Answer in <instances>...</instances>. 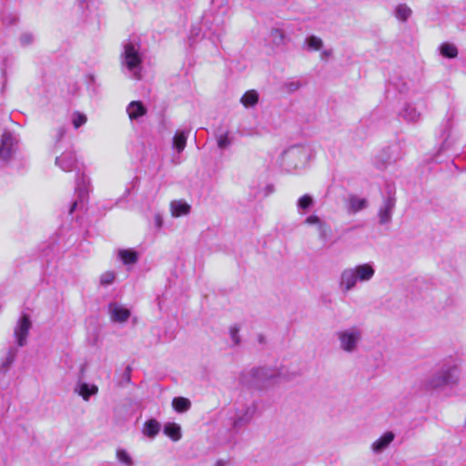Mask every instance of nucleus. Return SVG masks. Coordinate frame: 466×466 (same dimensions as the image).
<instances>
[{"label":"nucleus","instance_id":"10","mask_svg":"<svg viewBox=\"0 0 466 466\" xmlns=\"http://www.w3.org/2000/svg\"><path fill=\"white\" fill-rule=\"evenodd\" d=\"M32 327L29 316L24 314L18 319L14 329V336L18 347H24L27 342V336Z\"/></svg>","mask_w":466,"mask_h":466},{"label":"nucleus","instance_id":"2","mask_svg":"<svg viewBox=\"0 0 466 466\" xmlns=\"http://www.w3.org/2000/svg\"><path fill=\"white\" fill-rule=\"evenodd\" d=\"M375 275V268L371 263H363L342 270L339 279V288L343 294L356 289L359 282H369Z\"/></svg>","mask_w":466,"mask_h":466},{"label":"nucleus","instance_id":"27","mask_svg":"<svg viewBox=\"0 0 466 466\" xmlns=\"http://www.w3.org/2000/svg\"><path fill=\"white\" fill-rule=\"evenodd\" d=\"M172 408L178 413L187 411L191 408V401L187 398L175 397L172 400Z\"/></svg>","mask_w":466,"mask_h":466},{"label":"nucleus","instance_id":"18","mask_svg":"<svg viewBox=\"0 0 466 466\" xmlns=\"http://www.w3.org/2000/svg\"><path fill=\"white\" fill-rule=\"evenodd\" d=\"M400 116L407 122H418L421 117V113L417 110L414 105L406 103L400 111Z\"/></svg>","mask_w":466,"mask_h":466},{"label":"nucleus","instance_id":"39","mask_svg":"<svg viewBox=\"0 0 466 466\" xmlns=\"http://www.w3.org/2000/svg\"><path fill=\"white\" fill-rule=\"evenodd\" d=\"M20 41L24 46L29 45L33 41V35L28 33L23 34L20 37Z\"/></svg>","mask_w":466,"mask_h":466},{"label":"nucleus","instance_id":"8","mask_svg":"<svg viewBox=\"0 0 466 466\" xmlns=\"http://www.w3.org/2000/svg\"><path fill=\"white\" fill-rule=\"evenodd\" d=\"M18 150V140L10 132H4L0 137V161L7 163Z\"/></svg>","mask_w":466,"mask_h":466},{"label":"nucleus","instance_id":"36","mask_svg":"<svg viewBox=\"0 0 466 466\" xmlns=\"http://www.w3.org/2000/svg\"><path fill=\"white\" fill-rule=\"evenodd\" d=\"M229 333L231 340L233 341L234 345H238L240 342V337L238 335L239 329L237 326H233L230 328Z\"/></svg>","mask_w":466,"mask_h":466},{"label":"nucleus","instance_id":"34","mask_svg":"<svg viewBox=\"0 0 466 466\" xmlns=\"http://www.w3.org/2000/svg\"><path fill=\"white\" fill-rule=\"evenodd\" d=\"M67 132V128L65 126H60L54 130L53 139L55 141V147L60 143Z\"/></svg>","mask_w":466,"mask_h":466},{"label":"nucleus","instance_id":"41","mask_svg":"<svg viewBox=\"0 0 466 466\" xmlns=\"http://www.w3.org/2000/svg\"><path fill=\"white\" fill-rule=\"evenodd\" d=\"M272 35L274 36L275 39L279 38V42H281L283 40V37H284L283 33L280 30H279V29H274L272 31Z\"/></svg>","mask_w":466,"mask_h":466},{"label":"nucleus","instance_id":"5","mask_svg":"<svg viewBox=\"0 0 466 466\" xmlns=\"http://www.w3.org/2000/svg\"><path fill=\"white\" fill-rule=\"evenodd\" d=\"M142 61L139 45L133 42L125 43L121 54L123 71L128 74L131 78L141 79Z\"/></svg>","mask_w":466,"mask_h":466},{"label":"nucleus","instance_id":"23","mask_svg":"<svg viewBox=\"0 0 466 466\" xmlns=\"http://www.w3.org/2000/svg\"><path fill=\"white\" fill-rule=\"evenodd\" d=\"M164 433L169 437L173 441H177L181 439V427L175 422H168L164 426Z\"/></svg>","mask_w":466,"mask_h":466},{"label":"nucleus","instance_id":"24","mask_svg":"<svg viewBox=\"0 0 466 466\" xmlns=\"http://www.w3.org/2000/svg\"><path fill=\"white\" fill-rule=\"evenodd\" d=\"M411 15L412 10L406 4H399L394 8V16L402 23L407 22Z\"/></svg>","mask_w":466,"mask_h":466},{"label":"nucleus","instance_id":"9","mask_svg":"<svg viewBox=\"0 0 466 466\" xmlns=\"http://www.w3.org/2000/svg\"><path fill=\"white\" fill-rule=\"evenodd\" d=\"M396 207V198L389 193L383 198L378 210V218L380 225H389L392 220V215Z\"/></svg>","mask_w":466,"mask_h":466},{"label":"nucleus","instance_id":"21","mask_svg":"<svg viewBox=\"0 0 466 466\" xmlns=\"http://www.w3.org/2000/svg\"><path fill=\"white\" fill-rule=\"evenodd\" d=\"M190 211V206L183 200H173L170 203V212L172 217L178 218L187 215Z\"/></svg>","mask_w":466,"mask_h":466},{"label":"nucleus","instance_id":"38","mask_svg":"<svg viewBox=\"0 0 466 466\" xmlns=\"http://www.w3.org/2000/svg\"><path fill=\"white\" fill-rule=\"evenodd\" d=\"M285 86H286V89L288 90V92L292 93V92H295L298 89H299L301 86V84L299 81H292V82L287 83L285 85Z\"/></svg>","mask_w":466,"mask_h":466},{"label":"nucleus","instance_id":"17","mask_svg":"<svg viewBox=\"0 0 466 466\" xmlns=\"http://www.w3.org/2000/svg\"><path fill=\"white\" fill-rule=\"evenodd\" d=\"M75 392L81 396L84 400L87 401L91 396L97 394L98 388L95 384L79 381L75 388Z\"/></svg>","mask_w":466,"mask_h":466},{"label":"nucleus","instance_id":"6","mask_svg":"<svg viewBox=\"0 0 466 466\" xmlns=\"http://www.w3.org/2000/svg\"><path fill=\"white\" fill-rule=\"evenodd\" d=\"M313 157V150L308 145H294L282 154V166L289 171L303 168Z\"/></svg>","mask_w":466,"mask_h":466},{"label":"nucleus","instance_id":"26","mask_svg":"<svg viewBox=\"0 0 466 466\" xmlns=\"http://www.w3.org/2000/svg\"><path fill=\"white\" fill-rule=\"evenodd\" d=\"M258 93L254 89L245 92V94L240 98V103L245 107H253L258 104Z\"/></svg>","mask_w":466,"mask_h":466},{"label":"nucleus","instance_id":"3","mask_svg":"<svg viewBox=\"0 0 466 466\" xmlns=\"http://www.w3.org/2000/svg\"><path fill=\"white\" fill-rule=\"evenodd\" d=\"M56 165L65 172L76 171V190L80 202L85 201L87 196L89 178L80 172L75 152L66 150L56 158Z\"/></svg>","mask_w":466,"mask_h":466},{"label":"nucleus","instance_id":"16","mask_svg":"<svg viewBox=\"0 0 466 466\" xmlns=\"http://www.w3.org/2000/svg\"><path fill=\"white\" fill-rule=\"evenodd\" d=\"M215 138L219 149H227L234 143V137L230 135V131L228 129L218 128L215 132Z\"/></svg>","mask_w":466,"mask_h":466},{"label":"nucleus","instance_id":"7","mask_svg":"<svg viewBox=\"0 0 466 466\" xmlns=\"http://www.w3.org/2000/svg\"><path fill=\"white\" fill-rule=\"evenodd\" d=\"M339 349L346 354L357 352L363 339V329L357 325L338 330L335 333Z\"/></svg>","mask_w":466,"mask_h":466},{"label":"nucleus","instance_id":"31","mask_svg":"<svg viewBox=\"0 0 466 466\" xmlns=\"http://www.w3.org/2000/svg\"><path fill=\"white\" fill-rule=\"evenodd\" d=\"M87 121V117L85 114L80 113L78 111H75L71 115V122L73 127L77 129L80 127L84 126Z\"/></svg>","mask_w":466,"mask_h":466},{"label":"nucleus","instance_id":"15","mask_svg":"<svg viewBox=\"0 0 466 466\" xmlns=\"http://www.w3.org/2000/svg\"><path fill=\"white\" fill-rule=\"evenodd\" d=\"M369 202L364 198H360L356 195H350L347 199V211L350 214H355L360 210L367 208Z\"/></svg>","mask_w":466,"mask_h":466},{"label":"nucleus","instance_id":"22","mask_svg":"<svg viewBox=\"0 0 466 466\" xmlns=\"http://www.w3.org/2000/svg\"><path fill=\"white\" fill-rule=\"evenodd\" d=\"M161 424L156 419L147 420L142 429L144 435L150 439H154L160 431Z\"/></svg>","mask_w":466,"mask_h":466},{"label":"nucleus","instance_id":"44","mask_svg":"<svg viewBox=\"0 0 466 466\" xmlns=\"http://www.w3.org/2000/svg\"><path fill=\"white\" fill-rule=\"evenodd\" d=\"M80 4L85 3L86 0H77Z\"/></svg>","mask_w":466,"mask_h":466},{"label":"nucleus","instance_id":"25","mask_svg":"<svg viewBox=\"0 0 466 466\" xmlns=\"http://www.w3.org/2000/svg\"><path fill=\"white\" fill-rule=\"evenodd\" d=\"M314 205L313 198L305 194L301 196L297 201V209L299 214H305L309 208H311Z\"/></svg>","mask_w":466,"mask_h":466},{"label":"nucleus","instance_id":"43","mask_svg":"<svg viewBox=\"0 0 466 466\" xmlns=\"http://www.w3.org/2000/svg\"><path fill=\"white\" fill-rule=\"evenodd\" d=\"M77 205H78V201H77V200L74 201V202H73V204H72V206H71V208H70V211H69V212H70V213H73V212H74V210H75V208L77 207Z\"/></svg>","mask_w":466,"mask_h":466},{"label":"nucleus","instance_id":"13","mask_svg":"<svg viewBox=\"0 0 466 466\" xmlns=\"http://www.w3.org/2000/svg\"><path fill=\"white\" fill-rule=\"evenodd\" d=\"M257 407L254 403H250L245 408L238 410L236 414L233 426L237 428L248 423L253 419Z\"/></svg>","mask_w":466,"mask_h":466},{"label":"nucleus","instance_id":"37","mask_svg":"<svg viewBox=\"0 0 466 466\" xmlns=\"http://www.w3.org/2000/svg\"><path fill=\"white\" fill-rule=\"evenodd\" d=\"M322 220L317 215H310L307 217L304 223L307 225L318 226Z\"/></svg>","mask_w":466,"mask_h":466},{"label":"nucleus","instance_id":"32","mask_svg":"<svg viewBox=\"0 0 466 466\" xmlns=\"http://www.w3.org/2000/svg\"><path fill=\"white\" fill-rule=\"evenodd\" d=\"M116 273L114 271H106L100 275L99 283L101 286L106 287L114 283Z\"/></svg>","mask_w":466,"mask_h":466},{"label":"nucleus","instance_id":"11","mask_svg":"<svg viewBox=\"0 0 466 466\" xmlns=\"http://www.w3.org/2000/svg\"><path fill=\"white\" fill-rule=\"evenodd\" d=\"M189 136V130H177L172 139V148L177 152L172 158V162L175 165H178L181 163L180 154L185 149L187 146V140Z\"/></svg>","mask_w":466,"mask_h":466},{"label":"nucleus","instance_id":"40","mask_svg":"<svg viewBox=\"0 0 466 466\" xmlns=\"http://www.w3.org/2000/svg\"><path fill=\"white\" fill-rule=\"evenodd\" d=\"M154 223L157 228H161L163 226V217L159 213L154 215Z\"/></svg>","mask_w":466,"mask_h":466},{"label":"nucleus","instance_id":"29","mask_svg":"<svg viewBox=\"0 0 466 466\" xmlns=\"http://www.w3.org/2000/svg\"><path fill=\"white\" fill-rule=\"evenodd\" d=\"M441 56L447 58H454L458 56V49L453 44L443 43L440 46Z\"/></svg>","mask_w":466,"mask_h":466},{"label":"nucleus","instance_id":"20","mask_svg":"<svg viewBox=\"0 0 466 466\" xmlns=\"http://www.w3.org/2000/svg\"><path fill=\"white\" fill-rule=\"evenodd\" d=\"M147 108L140 101H132L127 106L130 120H137L147 114Z\"/></svg>","mask_w":466,"mask_h":466},{"label":"nucleus","instance_id":"35","mask_svg":"<svg viewBox=\"0 0 466 466\" xmlns=\"http://www.w3.org/2000/svg\"><path fill=\"white\" fill-rule=\"evenodd\" d=\"M317 230L319 233V239L323 241H325L328 238L330 232L329 227L324 221H322L317 226Z\"/></svg>","mask_w":466,"mask_h":466},{"label":"nucleus","instance_id":"28","mask_svg":"<svg viewBox=\"0 0 466 466\" xmlns=\"http://www.w3.org/2000/svg\"><path fill=\"white\" fill-rule=\"evenodd\" d=\"M117 461L123 466H134V460L131 455L124 449L118 448L116 451Z\"/></svg>","mask_w":466,"mask_h":466},{"label":"nucleus","instance_id":"30","mask_svg":"<svg viewBox=\"0 0 466 466\" xmlns=\"http://www.w3.org/2000/svg\"><path fill=\"white\" fill-rule=\"evenodd\" d=\"M119 258L124 264H134L137 261V253L129 249H123L119 251Z\"/></svg>","mask_w":466,"mask_h":466},{"label":"nucleus","instance_id":"14","mask_svg":"<svg viewBox=\"0 0 466 466\" xmlns=\"http://www.w3.org/2000/svg\"><path fill=\"white\" fill-rule=\"evenodd\" d=\"M395 434L392 431H387L379 439L372 442L370 449L373 453L379 454L385 451L394 441Z\"/></svg>","mask_w":466,"mask_h":466},{"label":"nucleus","instance_id":"33","mask_svg":"<svg viewBox=\"0 0 466 466\" xmlns=\"http://www.w3.org/2000/svg\"><path fill=\"white\" fill-rule=\"evenodd\" d=\"M306 43L308 45L309 49L312 50H319L323 46L322 40L316 35H310L307 37Z\"/></svg>","mask_w":466,"mask_h":466},{"label":"nucleus","instance_id":"4","mask_svg":"<svg viewBox=\"0 0 466 466\" xmlns=\"http://www.w3.org/2000/svg\"><path fill=\"white\" fill-rule=\"evenodd\" d=\"M279 376L277 370L270 368H254L242 372L240 382L251 389L266 390L273 386Z\"/></svg>","mask_w":466,"mask_h":466},{"label":"nucleus","instance_id":"12","mask_svg":"<svg viewBox=\"0 0 466 466\" xmlns=\"http://www.w3.org/2000/svg\"><path fill=\"white\" fill-rule=\"evenodd\" d=\"M108 313L113 322L124 323L127 321L130 317V310L116 302L109 304Z\"/></svg>","mask_w":466,"mask_h":466},{"label":"nucleus","instance_id":"19","mask_svg":"<svg viewBox=\"0 0 466 466\" xmlns=\"http://www.w3.org/2000/svg\"><path fill=\"white\" fill-rule=\"evenodd\" d=\"M18 349L15 346H10L5 355L1 358L0 360V371L5 373L11 365L14 363L15 357L17 355Z\"/></svg>","mask_w":466,"mask_h":466},{"label":"nucleus","instance_id":"42","mask_svg":"<svg viewBox=\"0 0 466 466\" xmlns=\"http://www.w3.org/2000/svg\"><path fill=\"white\" fill-rule=\"evenodd\" d=\"M332 51L331 50H324L321 52L320 56L322 59H325L326 57L331 56Z\"/></svg>","mask_w":466,"mask_h":466},{"label":"nucleus","instance_id":"1","mask_svg":"<svg viewBox=\"0 0 466 466\" xmlns=\"http://www.w3.org/2000/svg\"><path fill=\"white\" fill-rule=\"evenodd\" d=\"M461 368L456 360H444L426 380L425 386L428 390H442L449 387L453 388L460 383Z\"/></svg>","mask_w":466,"mask_h":466}]
</instances>
